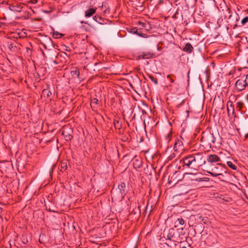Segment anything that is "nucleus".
I'll use <instances>...</instances> for the list:
<instances>
[{
  "instance_id": "f257e3e1",
  "label": "nucleus",
  "mask_w": 248,
  "mask_h": 248,
  "mask_svg": "<svg viewBox=\"0 0 248 248\" xmlns=\"http://www.w3.org/2000/svg\"><path fill=\"white\" fill-rule=\"evenodd\" d=\"M181 161H183L184 166L188 168L197 169L200 167L205 165L206 171L214 177L223 176V173L226 172L224 170V165L220 163L216 165L206 164L203 153H195L184 157Z\"/></svg>"
},
{
  "instance_id": "f03ea898",
  "label": "nucleus",
  "mask_w": 248,
  "mask_h": 248,
  "mask_svg": "<svg viewBox=\"0 0 248 248\" xmlns=\"http://www.w3.org/2000/svg\"><path fill=\"white\" fill-rule=\"evenodd\" d=\"M224 18L227 19V24L226 26L227 29L229 28V26L232 27L233 29L238 27L237 22L239 20V16L236 13L233 15L232 12L229 8H227L224 12Z\"/></svg>"
},
{
  "instance_id": "7ed1b4c3",
  "label": "nucleus",
  "mask_w": 248,
  "mask_h": 248,
  "mask_svg": "<svg viewBox=\"0 0 248 248\" xmlns=\"http://www.w3.org/2000/svg\"><path fill=\"white\" fill-rule=\"evenodd\" d=\"M183 228L175 229L174 228H170L169 230L167 237L170 240L173 242H179L181 240L180 233L182 234Z\"/></svg>"
},
{
  "instance_id": "20e7f679",
  "label": "nucleus",
  "mask_w": 248,
  "mask_h": 248,
  "mask_svg": "<svg viewBox=\"0 0 248 248\" xmlns=\"http://www.w3.org/2000/svg\"><path fill=\"white\" fill-rule=\"evenodd\" d=\"M247 86H248V83L245 77H241L238 79L235 83L236 89L239 91L244 90Z\"/></svg>"
},
{
  "instance_id": "39448f33",
  "label": "nucleus",
  "mask_w": 248,
  "mask_h": 248,
  "mask_svg": "<svg viewBox=\"0 0 248 248\" xmlns=\"http://www.w3.org/2000/svg\"><path fill=\"white\" fill-rule=\"evenodd\" d=\"M183 140L182 137H180L179 139L175 140L173 147V150L175 152H179L183 150Z\"/></svg>"
},
{
  "instance_id": "423d86ee",
  "label": "nucleus",
  "mask_w": 248,
  "mask_h": 248,
  "mask_svg": "<svg viewBox=\"0 0 248 248\" xmlns=\"http://www.w3.org/2000/svg\"><path fill=\"white\" fill-rule=\"evenodd\" d=\"M125 185L124 183H121L118 185L117 195L118 199L120 201L122 200L125 195Z\"/></svg>"
},
{
  "instance_id": "0eeeda50",
  "label": "nucleus",
  "mask_w": 248,
  "mask_h": 248,
  "mask_svg": "<svg viewBox=\"0 0 248 248\" xmlns=\"http://www.w3.org/2000/svg\"><path fill=\"white\" fill-rule=\"evenodd\" d=\"M207 164H213L218 163L221 161L220 158L215 154L208 155L207 157Z\"/></svg>"
},
{
  "instance_id": "6e6552de",
  "label": "nucleus",
  "mask_w": 248,
  "mask_h": 248,
  "mask_svg": "<svg viewBox=\"0 0 248 248\" xmlns=\"http://www.w3.org/2000/svg\"><path fill=\"white\" fill-rule=\"evenodd\" d=\"M23 4L22 3H17L15 2L12 4H10L9 6V9L10 10L16 12H20L22 10V8H23Z\"/></svg>"
},
{
  "instance_id": "1a4fd4ad",
  "label": "nucleus",
  "mask_w": 248,
  "mask_h": 248,
  "mask_svg": "<svg viewBox=\"0 0 248 248\" xmlns=\"http://www.w3.org/2000/svg\"><path fill=\"white\" fill-rule=\"evenodd\" d=\"M96 9V8L90 7L88 8L85 11V16L87 18L91 17L95 13Z\"/></svg>"
},
{
  "instance_id": "9d476101",
  "label": "nucleus",
  "mask_w": 248,
  "mask_h": 248,
  "mask_svg": "<svg viewBox=\"0 0 248 248\" xmlns=\"http://www.w3.org/2000/svg\"><path fill=\"white\" fill-rule=\"evenodd\" d=\"M154 54L150 52H144L139 56V59H148L153 57Z\"/></svg>"
},
{
  "instance_id": "9b49d317",
  "label": "nucleus",
  "mask_w": 248,
  "mask_h": 248,
  "mask_svg": "<svg viewBox=\"0 0 248 248\" xmlns=\"http://www.w3.org/2000/svg\"><path fill=\"white\" fill-rule=\"evenodd\" d=\"M93 19L100 24H104L106 23V20L97 14L93 16Z\"/></svg>"
},
{
  "instance_id": "f8f14e48",
  "label": "nucleus",
  "mask_w": 248,
  "mask_h": 248,
  "mask_svg": "<svg viewBox=\"0 0 248 248\" xmlns=\"http://www.w3.org/2000/svg\"><path fill=\"white\" fill-rule=\"evenodd\" d=\"M227 112L229 115H230V113L231 112L233 113L234 111V106L233 102L229 100L228 101L227 103Z\"/></svg>"
},
{
  "instance_id": "ddd939ff",
  "label": "nucleus",
  "mask_w": 248,
  "mask_h": 248,
  "mask_svg": "<svg viewBox=\"0 0 248 248\" xmlns=\"http://www.w3.org/2000/svg\"><path fill=\"white\" fill-rule=\"evenodd\" d=\"M51 95V92L48 89H45L42 91V97L44 98H47Z\"/></svg>"
},
{
  "instance_id": "4468645a",
  "label": "nucleus",
  "mask_w": 248,
  "mask_h": 248,
  "mask_svg": "<svg viewBox=\"0 0 248 248\" xmlns=\"http://www.w3.org/2000/svg\"><path fill=\"white\" fill-rule=\"evenodd\" d=\"M131 32L134 34H136L139 36H141L142 37H146L145 34L141 32L138 29L135 28L131 29Z\"/></svg>"
},
{
  "instance_id": "2eb2a0df",
  "label": "nucleus",
  "mask_w": 248,
  "mask_h": 248,
  "mask_svg": "<svg viewBox=\"0 0 248 248\" xmlns=\"http://www.w3.org/2000/svg\"><path fill=\"white\" fill-rule=\"evenodd\" d=\"M183 49L184 51L190 53L192 52L193 47L191 44H190L189 43H187L186 44Z\"/></svg>"
},
{
  "instance_id": "dca6fc26",
  "label": "nucleus",
  "mask_w": 248,
  "mask_h": 248,
  "mask_svg": "<svg viewBox=\"0 0 248 248\" xmlns=\"http://www.w3.org/2000/svg\"><path fill=\"white\" fill-rule=\"evenodd\" d=\"M207 178L203 177V178H199V177H194L191 179L192 181H193V184H195L196 182H202L204 181H208L207 180Z\"/></svg>"
},
{
  "instance_id": "f3484780",
  "label": "nucleus",
  "mask_w": 248,
  "mask_h": 248,
  "mask_svg": "<svg viewBox=\"0 0 248 248\" xmlns=\"http://www.w3.org/2000/svg\"><path fill=\"white\" fill-rule=\"evenodd\" d=\"M102 9L103 10V14L105 16L108 15L110 12L109 8L107 6L106 4L103 3L102 6Z\"/></svg>"
},
{
  "instance_id": "a211bd4d",
  "label": "nucleus",
  "mask_w": 248,
  "mask_h": 248,
  "mask_svg": "<svg viewBox=\"0 0 248 248\" xmlns=\"http://www.w3.org/2000/svg\"><path fill=\"white\" fill-rule=\"evenodd\" d=\"M71 74L72 77L78 78H79L80 74L79 70L78 68H76L74 70L71 71Z\"/></svg>"
},
{
  "instance_id": "6ab92c4d",
  "label": "nucleus",
  "mask_w": 248,
  "mask_h": 248,
  "mask_svg": "<svg viewBox=\"0 0 248 248\" xmlns=\"http://www.w3.org/2000/svg\"><path fill=\"white\" fill-rule=\"evenodd\" d=\"M133 165L135 168H140L141 166V162L140 160L136 159L133 162Z\"/></svg>"
},
{
  "instance_id": "aec40b11",
  "label": "nucleus",
  "mask_w": 248,
  "mask_h": 248,
  "mask_svg": "<svg viewBox=\"0 0 248 248\" xmlns=\"http://www.w3.org/2000/svg\"><path fill=\"white\" fill-rule=\"evenodd\" d=\"M67 163L66 162H61L60 164V170L63 171L67 169Z\"/></svg>"
},
{
  "instance_id": "412c9836",
  "label": "nucleus",
  "mask_w": 248,
  "mask_h": 248,
  "mask_svg": "<svg viewBox=\"0 0 248 248\" xmlns=\"http://www.w3.org/2000/svg\"><path fill=\"white\" fill-rule=\"evenodd\" d=\"M227 164L230 168L233 170L237 169V166L231 161H227Z\"/></svg>"
},
{
  "instance_id": "4be33fe9",
  "label": "nucleus",
  "mask_w": 248,
  "mask_h": 248,
  "mask_svg": "<svg viewBox=\"0 0 248 248\" xmlns=\"http://www.w3.org/2000/svg\"><path fill=\"white\" fill-rule=\"evenodd\" d=\"M248 22V16H246L241 20V25H238V26L241 27V26L244 25L245 24H246Z\"/></svg>"
},
{
  "instance_id": "5701e85b",
  "label": "nucleus",
  "mask_w": 248,
  "mask_h": 248,
  "mask_svg": "<svg viewBox=\"0 0 248 248\" xmlns=\"http://www.w3.org/2000/svg\"><path fill=\"white\" fill-rule=\"evenodd\" d=\"M149 78L153 82L155 83V84H158V80L156 78H155L154 77H153V76H151V75H149Z\"/></svg>"
},
{
  "instance_id": "b1692460",
  "label": "nucleus",
  "mask_w": 248,
  "mask_h": 248,
  "mask_svg": "<svg viewBox=\"0 0 248 248\" xmlns=\"http://www.w3.org/2000/svg\"><path fill=\"white\" fill-rule=\"evenodd\" d=\"M114 126L115 128L118 129H120L121 127V124L119 123V121H115L114 122Z\"/></svg>"
},
{
  "instance_id": "393cba45",
  "label": "nucleus",
  "mask_w": 248,
  "mask_h": 248,
  "mask_svg": "<svg viewBox=\"0 0 248 248\" xmlns=\"http://www.w3.org/2000/svg\"><path fill=\"white\" fill-rule=\"evenodd\" d=\"M62 36L61 33H60L58 31H55L53 33V36L56 38H60Z\"/></svg>"
},
{
  "instance_id": "a878e982",
  "label": "nucleus",
  "mask_w": 248,
  "mask_h": 248,
  "mask_svg": "<svg viewBox=\"0 0 248 248\" xmlns=\"http://www.w3.org/2000/svg\"><path fill=\"white\" fill-rule=\"evenodd\" d=\"M65 131H62V135L64 136H65V138H66V140H70L71 138H72V136L70 135H65Z\"/></svg>"
},
{
  "instance_id": "bb28decb",
  "label": "nucleus",
  "mask_w": 248,
  "mask_h": 248,
  "mask_svg": "<svg viewBox=\"0 0 248 248\" xmlns=\"http://www.w3.org/2000/svg\"><path fill=\"white\" fill-rule=\"evenodd\" d=\"M171 132H169V133H168L167 134V135L166 136L165 138H166V140L169 142L170 140V138H171Z\"/></svg>"
},
{
  "instance_id": "cd10ccee",
  "label": "nucleus",
  "mask_w": 248,
  "mask_h": 248,
  "mask_svg": "<svg viewBox=\"0 0 248 248\" xmlns=\"http://www.w3.org/2000/svg\"><path fill=\"white\" fill-rule=\"evenodd\" d=\"M139 23L143 28H146L147 26L149 25L148 23H143L140 21H139Z\"/></svg>"
},
{
  "instance_id": "c85d7f7f",
  "label": "nucleus",
  "mask_w": 248,
  "mask_h": 248,
  "mask_svg": "<svg viewBox=\"0 0 248 248\" xmlns=\"http://www.w3.org/2000/svg\"><path fill=\"white\" fill-rule=\"evenodd\" d=\"M177 222H178V223L180 225H183L185 223V221H184V219L182 218H178L177 220Z\"/></svg>"
},
{
  "instance_id": "c756f323",
  "label": "nucleus",
  "mask_w": 248,
  "mask_h": 248,
  "mask_svg": "<svg viewBox=\"0 0 248 248\" xmlns=\"http://www.w3.org/2000/svg\"><path fill=\"white\" fill-rule=\"evenodd\" d=\"M223 19L222 18H219L217 20V24L219 25V26H220L223 24Z\"/></svg>"
},
{
  "instance_id": "7c9ffc66",
  "label": "nucleus",
  "mask_w": 248,
  "mask_h": 248,
  "mask_svg": "<svg viewBox=\"0 0 248 248\" xmlns=\"http://www.w3.org/2000/svg\"><path fill=\"white\" fill-rule=\"evenodd\" d=\"M167 78L170 79V82L171 83H173L174 82V79L172 78H171V75H168L167 76Z\"/></svg>"
},
{
  "instance_id": "2f4dec72",
  "label": "nucleus",
  "mask_w": 248,
  "mask_h": 248,
  "mask_svg": "<svg viewBox=\"0 0 248 248\" xmlns=\"http://www.w3.org/2000/svg\"><path fill=\"white\" fill-rule=\"evenodd\" d=\"M243 106V103L241 102H238L237 103V107L239 108L240 109Z\"/></svg>"
},
{
  "instance_id": "473e14b6",
  "label": "nucleus",
  "mask_w": 248,
  "mask_h": 248,
  "mask_svg": "<svg viewBox=\"0 0 248 248\" xmlns=\"http://www.w3.org/2000/svg\"><path fill=\"white\" fill-rule=\"evenodd\" d=\"M14 47H16V46H14V45L13 44H10L9 46V48L12 50V49H13L14 48Z\"/></svg>"
},
{
  "instance_id": "72a5a7b5",
  "label": "nucleus",
  "mask_w": 248,
  "mask_h": 248,
  "mask_svg": "<svg viewBox=\"0 0 248 248\" xmlns=\"http://www.w3.org/2000/svg\"><path fill=\"white\" fill-rule=\"evenodd\" d=\"M23 242L24 244L27 243L28 242V240L27 239H26L25 238L23 239Z\"/></svg>"
},
{
  "instance_id": "f704fd0d",
  "label": "nucleus",
  "mask_w": 248,
  "mask_h": 248,
  "mask_svg": "<svg viewBox=\"0 0 248 248\" xmlns=\"http://www.w3.org/2000/svg\"><path fill=\"white\" fill-rule=\"evenodd\" d=\"M148 205V204H147L146 207V208H145V214H146L147 213V212H148V210H147Z\"/></svg>"
},
{
  "instance_id": "c9c22d12",
  "label": "nucleus",
  "mask_w": 248,
  "mask_h": 248,
  "mask_svg": "<svg viewBox=\"0 0 248 248\" xmlns=\"http://www.w3.org/2000/svg\"><path fill=\"white\" fill-rule=\"evenodd\" d=\"M2 3L5 4H8V2L7 1H3Z\"/></svg>"
},
{
  "instance_id": "e433bc0d",
  "label": "nucleus",
  "mask_w": 248,
  "mask_h": 248,
  "mask_svg": "<svg viewBox=\"0 0 248 248\" xmlns=\"http://www.w3.org/2000/svg\"><path fill=\"white\" fill-rule=\"evenodd\" d=\"M138 211H139V213H140V206H138Z\"/></svg>"
},
{
  "instance_id": "4c0bfd02",
  "label": "nucleus",
  "mask_w": 248,
  "mask_h": 248,
  "mask_svg": "<svg viewBox=\"0 0 248 248\" xmlns=\"http://www.w3.org/2000/svg\"><path fill=\"white\" fill-rule=\"evenodd\" d=\"M245 138H248V133L246 134L245 135Z\"/></svg>"
},
{
  "instance_id": "58836bf2",
  "label": "nucleus",
  "mask_w": 248,
  "mask_h": 248,
  "mask_svg": "<svg viewBox=\"0 0 248 248\" xmlns=\"http://www.w3.org/2000/svg\"><path fill=\"white\" fill-rule=\"evenodd\" d=\"M81 23H85V24H87V22H84V21H81Z\"/></svg>"
},
{
  "instance_id": "ea45409f",
  "label": "nucleus",
  "mask_w": 248,
  "mask_h": 248,
  "mask_svg": "<svg viewBox=\"0 0 248 248\" xmlns=\"http://www.w3.org/2000/svg\"><path fill=\"white\" fill-rule=\"evenodd\" d=\"M111 194H112V195H113V197H115V195H114V193H113V192H111Z\"/></svg>"
},
{
  "instance_id": "a19ab883",
  "label": "nucleus",
  "mask_w": 248,
  "mask_h": 248,
  "mask_svg": "<svg viewBox=\"0 0 248 248\" xmlns=\"http://www.w3.org/2000/svg\"><path fill=\"white\" fill-rule=\"evenodd\" d=\"M150 212H151V210L150 211V212H149V213L148 214V216H150Z\"/></svg>"
},
{
  "instance_id": "79ce46f5",
  "label": "nucleus",
  "mask_w": 248,
  "mask_h": 248,
  "mask_svg": "<svg viewBox=\"0 0 248 248\" xmlns=\"http://www.w3.org/2000/svg\"><path fill=\"white\" fill-rule=\"evenodd\" d=\"M182 248H186V247L185 246H183Z\"/></svg>"
},
{
  "instance_id": "37998d69",
  "label": "nucleus",
  "mask_w": 248,
  "mask_h": 248,
  "mask_svg": "<svg viewBox=\"0 0 248 248\" xmlns=\"http://www.w3.org/2000/svg\"><path fill=\"white\" fill-rule=\"evenodd\" d=\"M189 72H188V75H187L188 78H189Z\"/></svg>"
}]
</instances>
